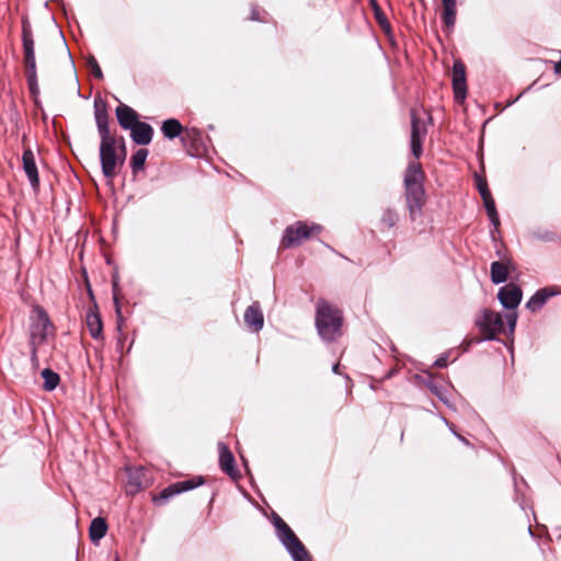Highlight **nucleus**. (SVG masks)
I'll list each match as a JSON object with an SVG mask.
<instances>
[{"label":"nucleus","instance_id":"nucleus-1","mask_svg":"<svg viewBox=\"0 0 561 561\" xmlns=\"http://www.w3.org/2000/svg\"><path fill=\"white\" fill-rule=\"evenodd\" d=\"M93 110L95 125L100 136L99 159L101 171L107 181H113L125 163L114 150V135L110 129L111 118L107 102L100 95H96L93 102Z\"/></svg>","mask_w":561,"mask_h":561},{"label":"nucleus","instance_id":"nucleus-2","mask_svg":"<svg viewBox=\"0 0 561 561\" xmlns=\"http://www.w3.org/2000/svg\"><path fill=\"white\" fill-rule=\"evenodd\" d=\"M344 316L341 309L325 299L316 305L314 327L324 343H334L343 335Z\"/></svg>","mask_w":561,"mask_h":561},{"label":"nucleus","instance_id":"nucleus-3","mask_svg":"<svg viewBox=\"0 0 561 561\" xmlns=\"http://www.w3.org/2000/svg\"><path fill=\"white\" fill-rule=\"evenodd\" d=\"M323 227L319 224H308L305 220H298L288 225L282 236L280 245L285 249L298 247L302 241L311 238L313 233L321 232Z\"/></svg>","mask_w":561,"mask_h":561},{"label":"nucleus","instance_id":"nucleus-4","mask_svg":"<svg viewBox=\"0 0 561 561\" xmlns=\"http://www.w3.org/2000/svg\"><path fill=\"white\" fill-rule=\"evenodd\" d=\"M55 330V325L46 309L41 305H34L30 313V340L44 344L48 339V330Z\"/></svg>","mask_w":561,"mask_h":561},{"label":"nucleus","instance_id":"nucleus-5","mask_svg":"<svg viewBox=\"0 0 561 561\" xmlns=\"http://www.w3.org/2000/svg\"><path fill=\"white\" fill-rule=\"evenodd\" d=\"M474 325L483 335L492 333L494 337H499L497 334L504 332V313L483 308L476 317Z\"/></svg>","mask_w":561,"mask_h":561},{"label":"nucleus","instance_id":"nucleus-6","mask_svg":"<svg viewBox=\"0 0 561 561\" xmlns=\"http://www.w3.org/2000/svg\"><path fill=\"white\" fill-rule=\"evenodd\" d=\"M451 87L454 99L457 103H463L468 95L467 68L461 59H454L451 68Z\"/></svg>","mask_w":561,"mask_h":561},{"label":"nucleus","instance_id":"nucleus-7","mask_svg":"<svg viewBox=\"0 0 561 561\" xmlns=\"http://www.w3.org/2000/svg\"><path fill=\"white\" fill-rule=\"evenodd\" d=\"M88 295L92 301V307H90L87 311V327L89 330V333L93 340H103L104 333H103V320L101 317V313L99 311V306L95 300L94 293L92 290V287L90 283L88 282L87 286Z\"/></svg>","mask_w":561,"mask_h":561},{"label":"nucleus","instance_id":"nucleus-8","mask_svg":"<svg viewBox=\"0 0 561 561\" xmlns=\"http://www.w3.org/2000/svg\"><path fill=\"white\" fill-rule=\"evenodd\" d=\"M496 297L507 312L517 311L523 299V289L517 284L508 283L499 288Z\"/></svg>","mask_w":561,"mask_h":561},{"label":"nucleus","instance_id":"nucleus-9","mask_svg":"<svg viewBox=\"0 0 561 561\" xmlns=\"http://www.w3.org/2000/svg\"><path fill=\"white\" fill-rule=\"evenodd\" d=\"M219 459L218 465L220 470L227 474L231 480L238 481L241 478V473L237 467V461L233 453L229 446L224 443H218Z\"/></svg>","mask_w":561,"mask_h":561},{"label":"nucleus","instance_id":"nucleus-10","mask_svg":"<svg viewBox=\"0 0 561 561\" xmlns=\"http://www.w3.org/2000/svg\"><path fill=\"white\" fill-rule=\"evenodd\" d=\"M405 203L409 210V216L412 221L421 215L422 209L426 202L425 188L423 186L404 187Z\"/></svg>","mask_w":561,"mask_h":561},{"label":"nucleus","instance_id":"nucleus-11","mask_svg":"<svg viewBox=\"0 0 561 561\" xmlns=\"http://www.w3.org/2000/svg\"><path fill=\"white\" fill-rule=\"evenodd\" d=\"M426 377L416 374L414 376V379L424 385L433 396H435L443 404H445L448 409L451 411H456V407L450 400L448 399V390L444 388L443 386L437 385L434 379L433 375L430 371H425Z\"/></svg>","mask_w":561,"mask_h":561},{"label":"nucleus","instance_id":"nucleus-12","mask_svg":"<svg viewBox=\"0 0 561 561\" xmlns=\"http://www.w3.org/2000/svg\"><path fill=\"white\" fill-rule=\"evenodd\" d=\"M22 165H23V171L30 182L31 187L33 188L34 192H37L39 190V184H41L39 174H38V169H37L36 161H35V154L30 147L24 148V150H23Z\"/></svg>","mask_w":561,"mask_h":561},{"label":"nucleus","instance_id":"nucleus-13","mask_svg":"<svg viewBox=\"0 0 561 561\" xmlns=\"http://www.w3.org/2000/svg\"><path fill=\"white\" fill-rule=\"evenodd\" d=\"M183 147H192L194 149H204L211 144V138L205 136L197 127H184L183 136L181 137Z\"/></svg>","mask_w":561,"mask_h":561},{"label":"nucleus","instance_id":"nucleus-14","mask_svg":"<svg viewBox=\"0 0 561 561\" xmlns=\"http://www.w3.org/2000/svg\"><path fill=\"white\" fill-rule=\"evenodd\" d=\"M115 116L119 127L124 130H131L140 121L139 113L125 103H119L115 107Z\"/></svg>","mask_w":561,"mask_h":561},{"label":"nucleus","instance_id":"nucleus-15","mask_svg":"<svg viewBox=\"0 0 561 561\" xmlns=\"http://www.w3.org/2000/svg\"><path fill=\"white\" fill-rule=\"evenodd\" d=\"M558 295L554 286H545L537 289L526 301V309L530 312H537L543 308L548 300Z\"/></svg>","mask_w":561,"mask_h":561},{"label":"nucleus","instance_id":"nucleus-16","mask_svg":"<svg viewBox=\"0 0 561 561\" xmlns=\"http://www.w3.org/2000/svg\"><path fill=\"white\" fill-rule=\"evenodd\" d=\"M131 141L137 146H148L151 144L154 135L153 127L146 122L139 121L131 130H129Z\"/></svg>","mask_w":561,"mask_h":561},{"label":"nucleus","instance_id":"nucleus-17","mask_svg":"<svg viewBox=\"0 0 561 561\" xmlns=\"http://www.w3.org/2000/svg\"><path fill=\"white\" fill-rule=\"evenodd\" d=\"M244 323L252 332H260L264 327V314L259 302L250 305L244 312Z\"/></svg>","mask_w":561,"mask_h":561},{"label":"nucleus","instance_id":"nucleus-18","mask_svg":"<svg viewBox=\"0 0 561 561\" xmlns=\"http://www.w3.org/2000/svg\"><path fill=\"white\" fill-rule=\"evenodd\" d=\"M425 174L419 162H410L407 167L403 184L404 187L423 186Z\"/></svg>","mask_w":561,"mask_h":561},{"label":"nucleus","instance_id":"nucleus-19","mask_svg":"<svg viewBox=\"0 0 561 561\" xmlns=\"http://www.w3.org/2000/svg\"><path fill=\"white\" fill-rule=\"evenodd\" d=\"M443 3V11L440 12V21L443 23L444 32H451L456 24L457 16V0H440Z\"/></svg>","mask_w":561,"mask_h":561},{"label":"nucleus","instance_id":"nucleus-20","mask_svg":"<svg viewBox=\"0 0 561 561\" xmlns=\"http://www.w3.org/2000/svg\"><path fill=\"white\" fill-rule=\"evenodd\" d=\"M108 524L102 516L94 517L89 526V538L93 546H99L100 541L106 536Z\"/></svg>","mask_w":561,"mask_h":561},{"label":"nucleus","instance_id":"nucleus-21","mask_svg":"<svg viewBox=\"0 0 561 561\" xmlns=\"http://www.w3.org/2000/svg\"><path fill=\"white\" fill-rule=\"evenodd\" d=\"M21 26L24 58L35 57L33 32L27 16L22 18Z\"/></svg>","mask_w":561,"mask_h":561},{"label":"nucleus","instance_id":"nucleus-22","mask_svg":"<svg viewBox=\"0 0 561 561\" xmlns=\"http://www.w3.org/2000/svg\"><path fill=\"white\" fill-rule=\"evenodd\" d=\"M483 205L488 215V218L490 220V224L492 225V230L490 231L491 238L495 240V232L500 231L501 226V219L499 211L496 209L495 201L491 195L482 197Z\"/></svg>","mask_w":561,"mask_h":561},{"label":"nucleus","instance_id":"nucleus-23","mask_svg":"<svg viewBox=\"0 0 561 561\" xmlns=\"http://www.w3.org/2000/svg\"><path fill=\"white\" fill-rule=\"evenodd\" d=\"M160 129L165 139L174 140L175 138L181 139L183 136L184 126L178 118L171 117L162 122Z\"/></svg>","mask_w":561,"mask_h":561},{"label":"nucleus","instance_id":"nucleus-24","mask_svg":"<svg viewBox=\"0 0 561 561\" xmlns=\"http://www.w3.org/2000/svg\"><path fill=\"white\" fill-rule=\"evenodd\" d=\"M369 2V7L374 13V18L377 22V24L379 25V27L381 28V31L387 35V36H392V27H391V24L386 15V13L382 11L381 7L379 5L378 1L377 0H368Z\"/></svg>","mask_w":561,"mask_h":561},{"label":"nucleus","instance_id":"nucleus-25","mask_svg":"<svg viewBox=\"0 0 561 561\" xmlns=\"http://www.w3.org/2000/svg\"><path fill=\"white\" fill-rule=\"evenodd\" d=\"M149 156V150L146 148L137 149L129 158V167L134 176L139 172L145 171L146 161Z\"/></svg>","mask_w":561,"mask_h":561},{"label":"nucleus","instance_id":"nucleus-26","mask_svg":"<svg viewBox=\"0 0 561 561\" xmlns=\"http://www.w3.org/2000/svg\"><path fill=\"white\" fill-rule=\"evenodd\" d=\"M41 377L43 378L42 389L46 392L54 391L60 382L59 374L53 370L50 367L43 368L41 371Z\"/></svg>","mask_w":561,"mask_h":561},{"label":"nucleus","instance_id":"nucleus-27","mask_svg":"<svg viewBox=\"0 0 561 561\" xmlns=\"http://www.w3.org/2000/svg\"><path fill=\"white\" fill-rule=\"evenodd\" d=\"M517 320H518L517 311H511V312L504 313V332H502V333L505 334L507 337L512 339L511 344L504 343V345L511 352L513 351V336H514V333L516 330Z\"/></svg>","mask_w":561,"mask_h":561},{"label":"nucleus","instance_id":"nucleus-28","mask_svg":"<svg viewBox=\"0 0 561 561\" xmlns=\"http://www.w3.org/2000/svg\"><path fill=\"white\" fill-rule=\"evenodd\" d=\"M490 279L494 285H500L508 279L507 268L502 261H493L490 264Z\"/></svg>","mask_w":561,"mask_h":561},{"label":"nucleus","instance_id":"nucleus-29","mask_svg":"<svg viewBox=\"0 0 561 561\" xmlns=\"http://www.w3.org/2000/svg\"><path fill=\"white\" fill-rule=\"evenodd\" d=\"M277 539L287 552L294 549H300V547L305 546L291 528L277 536Z\"/></svg>","mask_w":561,"mask_h":561},{"label":"nucleus","instance_id":"nucleus-30","mask_svg":"<svg viewBox=\"0 0 561 561\" xmlns=\"http://www.w3.org/2000/svg\"><path fill=\"white\" fill-rule=\"evenodd\" d=\"M205 483L206 479L204 476H193L188 479L174 482L179 494L192 491L198 486L204 485Z\"/></svg>","mask_w":561,"mask_h":561},{"label":"nucleus","instance_id":"nucleus-31","mask_svg":"<svg viewBox=\"0 0 561 561\" xmlns=\"http://www.w3.org/2000/svg\"><path fill=\"white\" fill-rule=\"evenodd\" d=\"M411 134L410 139L424 140L427 134V129L424 126L422 119L416 115L415 111H411Z\"/></svg>","mask_w":561,"mask_h":561},{"label":"nucleus","instance_id":"nucleus-32","mask_svg":"<svg viewBox=\"0 0 561 561\" xmlns=\"http://www.w3.org/2000/svg\"><path fill=\"white\" fill-rule=\"evenodd\" d=\"M179 495L174 483L162 489L158 494L152 496V502L157 506L165 505L173 496Z\"/></svg>","mask_w":561,"mask_h":561},{"label":"nucleus","instance_id":"nucleus-33","mask_svg":"<svg viewBox=\"0 0 561 561\" xmlns=\"http://www.w3.org/2000/svg\"><path fill=\"white\" fill-rule=\"evenodd\" d=\"M127 494L135 495L142 490L141 470L131 471L128 469Z\"/></svg>","mask_w":561,"mask_h":561},{"label":"nucleus","instance_id":"nucleus-34","mask_svg":"<svg viewBox=\"0 0 561 561\" xmlns=\"http://www.w3.org/2000/svg\"><path fill=\"white\" fill-rule=\"evenodd\" d=\"M486 341H496L504 343L500 337H494V334L490 333L489 335H483L481 337H465L462 340V343L460 345L462 353H467L470 351V348L476 345L480 344L482 342Z\"/></svg>","mask_w":561,"mask_h":561},{"label":"nucleus","instance_id":"nucleus-35","mask_svg":"<svg viewBox=\"0 0 561 561\" xmlns=\"http://www.w3.org/2000/svg\"><path fill=\"white\" fill-rule=\"evenodd\" d=\"M271 524L275 529L276 537L290 529L291 527L276 513L272 512L270 517Z\"/></svg>","mask_w":561,"mask_h":561},{"label":"nucleus","instance_id":"nucleus-36","mask_svg":"<svg viewBox=\"0 0 561 561\" xmlns=\"http://www.w3.org/2000/svg\"><path fill=\"white\" fill-rule=\"evenodd\" d=\"M87 66L91 72V75L98 79V80H103L104 78V75H103V71L96 60V58L93 56V55H90L88 58H87Z\"/></svg>","mask_w":561,"mask_h":561},{"label":"nucleus","instance_id":"nucleus-37","mask_svg":"<svg viewBox=\"0 0 561 561\" xmlns=\"http://www.w3.org/2000/svg\"><path fill=\"white\" fill-rule=\"evenodd\" d=\"M293 561H312V556L306 548V546L300 547V549H294L287 552Z\"/></svg>","mask_w":561,"mask_h":561},{"label":"nucleus","instance_id":"nucleus-38","mask_svg":"<svg viewBox=\"0 0 561 561\" xmlns=\"http://www.w3.org/2000/svg\"><path fill=\"white\" fill-rule=\"evenodd\" d=\"M399 221V215L396 210L391 208H387L381 216V222L388 226L389 228H393Z\"/></svg>","mask_w":561,"mask_h":561},{"label":"nucleus","instance_id":"nucleus-39","mask_svg":"<svg viewBox=\"0 0 561 561\" xmlns=\"http://www.w3.org/2000/svg\"><path fill=\"white\" fill-rule=\"evenodd\" d=\"M114 150L116 151L118 157H121V159L124 160L125 163L127 159V146L123 136H114Z\"/></svg>","mask_w":561,"mask_h":561},{"label":"nucleus","instance_id":"nucleus-40","mask_svg":"<svg viewBox=\"0 0 561 561\" xmlns=\"http://www.w3.org/2000/svg\"><path fill=\"white\" fill-rule=\"evenodd\" d=\"M474 182H476V188L478 190L481 198L492 194L489 188L488 182L483 176L476 174Z\"/></svg>","mask_w":561,"mask_h":561},{"label":"nucleus","instance_id":"nucleus-41","mask_svg":"<svg viewBox=\"0 0 561 561\" xmlns=\"http://www.w3.org/2000/svg\"><path fill=\"white\" fill-rule=\"evenodd\" d=\"M113 304L115 308V316H116V330L117 332H123V324H124V317L122 312V305L119 298H113Z\"/></svg>","mask_w":561,"mask_h":561},{"label":"nucleus","instance_id":"nucleus-42","mask_svg":"<svg viewBox=\"0 0 561 561\" xmlns=\"http://www.w3.org/2000/svg\"><path fill=\"white\" fill-rule=\"evenodd\" d=\"M38 345H41L38 342L36 341H28V346H30V360H31V366L32 368L35 370V369H38L39 367V359H38V356H37V347Z\"/></svg>","mask_w":561,"mask_h":561},{"label":"nucleus","instance_id":"nucleus-43","mask_svg":"<svg viewBox=\"0 0 561 561\" xmlns=\"http://www.w3.org/2000/svg\"><path fill=\"white\" fill-rule=\"evenodd\" d=\"M533 236L543 242H554L558 239V236L556 232L550 230H540L533 232Z\"/></svg>","mask_w":561,"mask_h":561},{"label":"nucleus","instance_id":"nucleus-44","mask_svg":"<svg viewBox=\"0 0 561 561\" xmlns=\"http://www.w3.org/2000/svg\"><path fill=\"white\" fill-rule=\"evenodd\" d=\"M25 60V76L26 79L37 78L36 59L35 57L24 58Z\"/></svg>","mask_w":561,"mask_h":561},{"label":"nucleus","instance_id":"nucleus-45","mask_svg":"<svg viewBox=\"0 0 561 561\" xmlns=\"http://www.w3.org/2000/svg\"><path fill=\"white\" fill-rule=\"evenodd\" d=\"M424 140L410 139V151L415 159H420L424 152Z\"/></svg>","mask_w":561,"mask_h":561},{"label":"nucleus","instance_id":"nucleus-46","mask_svg":"<svg viewBox=\"0 0 561 561\" xmlns=\"http://www.w3.org/2000/svg\"><path fill=\"white\" fill-rule=\"evenodd\" d=\"M451 351L442 353L433 363V366L438 369L446 368L449 364V354Z\"/></svg>","mask_w":561,"mask_h":561},{"label":"nucleus","instance_id":"nucleus-47","mask_svg":"<svg viewBox=\"0 0 561 561\" xmlns=\"http://www.w3.org/2000/svg\"><path fill=\"white\" fill-rule=\"evenodd\" d=\"M119 280L121 279H119L118 271L115 270L112 273V279H111L113 298H119V296H118V293L121 290Z\"/></svg>","mask_w":561,"mask_h":561},{"label":"nucleus","instance_id":"nucleus-48","mask_svg":"<svg viewBox=\"0 0 561 561\" xmlns=\"http://www.w3.org/2000/svg\"><path fill=\"white\" fill-rule=\"evenodd\" d=\"M27 81V88H28V92H30V95L32 99H37V96L39 95V87H38V80L37 78L35 79H26Z\"/></svg>","mask_w":561,"mask_h":561},{"label":"nucleus","instance_id":"nucleus-49","mask_svg":"<svg viewBox=\"0 0 561 561\" xmlns=\"http://www.w3.org/2000/svg\"><path fill=\"white\" fill-rule=\"evenodd\" d=\"M450 433L466 446H471V443L456 430L455 425L449 426Z\"/></svg>","mask_w":561,"mask_h":561},{"label":"nucleus","instance_id":"nucleus-50","mask_svg":"<svg viewBox=\"0 0 561 561\" xmlns=\"http://www.w3.org/2000/svg\"><path fill=\"white\" fill-rule=\"evenodd\" d=\"M502 263H504L505 267L507 268V274L510 275L511 273H514L516 272L517 270V265L516 263L511 260V259H505L502 261Z\"/></svg>","mask_w":561,"mask_h":561},{"label":"nucleus","instance_id":"nucleus-51","mask_svg":"<svg viewBox=\"0 0 561 561\" xmlns=\"http://www.w3.org/2000/svg\"><path fill=\"white\" fill-rule=\"evenodd\" d=\"M118 333H119V337L117 339L116 350L118 352H122L123 346H124V341L126 339V335L123 332H118Z\"/></svg>","mask_w":561,"mask_h":561},{"label":"nucleus","instance_id":"nucleus-52","mask_svg":"<svg viewBox=\"0 0 561 561\" xmlns=\"http://www.w3.org/2000/svg\"><path fill=\"white\" fill-rule=\"evenodd\" d=\"M11 122H14L15 123V126H18L19 124V121H20V113L19 111L16 110L15 105L13 104V113H11V117H10Z\"/></svg>","mask_w":561,"mask_h":561},{"label":"nucleus","instance_id":"nucleus-53","mask_svg":"<svg viewBox=\"0 0 561 561\" xmlns=\"http://www.w3.org/2000/svg\"><path fill=\"white\" fill-rule=\"evenodd\" d=\"M250 20L251 21H261L259 10L255 7H253L251 10Z\"/></svg>","mask_w":561,"mask_h":561},{"label":"nucleus","instance_id":"nucleus-54","mask_svg":"<svg viewBox=\"0 0 561 561\" xmlns=\"http://www.w3.org/2000/svg\"><path fill=\"white\" fill-rule=\"evenodd\" d=\"M397 374V369L396 368H391L389 369L382 377V380H388L390 378H392L394 375Z\"/></svg>","mask_w":561,"mask_h":561},{"label":"nucleus","instance_id":"nucleus-55","mask_svg":"<svg viewBox=\"0 0 561 561\" xmlns=\"http://www.w3.org/2000/svg\"><path fill=\"white\" fill-rule=\"evenodd\" d=\"M514 485H515V501L519 502V492L517 490V480L514 478Z\"/></svg>","mask_w":561,"mask_h":561},{"label":"nucleus","instance_id":"nucleus-56","mask_svg":"<svg viewBox=\"0 0 561 561\" xmlns=\"http://www.w3.org/2000/svg\"><path fill=\"white\" fill-rule=\"evenodd\" d=\"M440 420L443 421V423H445V425L449 428V426L451 425H455L454 423L449 422L445 416L443 415H439Z\"/></svg>","mask_w":561,"mask_h":561},{"label":"nucleus","instance_id":"nucleus-57","mask_svg":"<svg viewBox=\"0 0 561 561\" xmlns=\"http://www.w3.org/2000/svg\"><path fill=\"white\" fill-rule=\"evenodd\" d=\"M332 373L333 374H340V364L339 363L333 364Z\"/></svg>","mask_w":561,"mask_h":561},{"label":"nucleus","instance_id":"nucleus-58","mask_svg":"<svg viewBox=\"0 0 561 561\" xmlns=\"http://www.w3.org/2000/svg\"><path fill=\"white\" fill-rule=\"evenodd\" d=\"M33 102H34V105L36 107H42V103H41V100H39V95L37 96V99H32Z\"/></svg>","mask_w":561,"mask_h":561},{"label":"nucleus","instance_id":"nucleus-59","mask_svg":"<svg viewBox=\"0 0 561 561\" xmlns=\"http://www.w3.org/2000/svg\"><path fill=\"white\" fill-rule=\"evenodd\" d=\"M215 496H216V493H215V492H213V493H211V496H210V500H209V505H211V504H213V502H214V500H215Z\"/></svg>","mask_w":561,"mask_h":561},{"label":"nucleus","instance_id":"nucleus-60","mask_svg":"<svg viewBox=\"0 0 561 561\" xmlns=\"http://www.w3.org/2000/svg\"><path fill=\"white\" fill-rule=\"evenodd\" d=\"M67 50H69V49L67 48ZM68 54H69L70 60H71V65H72V67L75 68V61H73V59H72V57H71L70 51H68Z\"/></svg>","mask_w":561,"mask_h":561},{"label":"nucleus","instance_id":"nucleus-61","mask_svg":"<svg viewBox=\"0 0 561 561\" xmlns=\"http://www.w3.org/2000/svg\"><path fill=\"white\" fill-rule=\"evenodd\" d=\"M528 531H529L530 536L534 537V533H533L531 526L528 527Z\"/></svg>","mask_w":561,"mask_h":561},{"label":"nucleus","instance_id":"nucleus-62","mask_svg":"<svg viewBox=\"0 0 561 561\" xmlns=\"http://www.w3.org/2000/svg\"><path fill=\"white\" fill-rule=\"evenodd\" d=\"M26 138H27V137H26V135H23V137H22V142H23V144H25Z\"/></svg>","mask_w":561,"mask_h":561},{"label":"nucleus","instance_id":"nucleus-63","mask_svg":"<svg viewBox=\"0 0 561 561\" xmlns=\"http://www.w3.org/2000/svg\"><path fill=\"white\" fill-rule=\"evenodd\" d=\"M78 95H79L80 98H84V96L81 94V90H80V88H78Z\"/></svg>","mask_w":561,"mask_h":561},{"label":"nucleus","instance_id":"nucleus-64","mask_svg":"<svg viewBox=\"0 0 561 561\" xmlns=\"http://www.w3.org/2000/svg\"><path fill=\"white\" fill-rule=\"evenodd\" d=\"M214 128H215V127H214V125H211V124H210V125H208V129H209V130H213Z\"/></svg>","mask_w":561,"mask_h":561}]
</instances>
